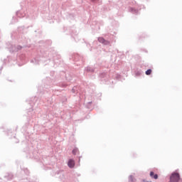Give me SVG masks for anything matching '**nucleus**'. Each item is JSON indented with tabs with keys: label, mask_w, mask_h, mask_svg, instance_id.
<instances>
[{
	"label": "nucleus",
	"mask_w": 182,
	"mask_h": 182,
	"mask_svg": "<svg viewBox=\"0 0 182 182\" xmlns=\"http://www.w3.org/2000/svg\"><path fill=\"white\" fill-rule=\"evenodd\" d=\"M68 166L70 168H73V167H75V161L73 159H70L68 161Z\"/></svg>",
	"instance_id": "obj_2"
},
{
	"label": "nucleus",
	"mask_w": 182,
	"mask_h": 182,
	"mask_svg": "<svg viewBox=\"0 0 182 182\" xmlns=\"http://www.w3.org/2000/svg\"><path fill=\"white\" fill-rule=\"evenodd\" d=\"M146 75H151V69H149L148 70L146 71Z\"/></svg>",
	"instance_id": "obj_6"
},
{
	"label": "nucleus",
	"mask_w": 182,
	"mask_h": 182,
	"mask_svg": "<svg viewBox=\"0 0 182 182\" xmlns=\"http://www.w3.org/2000/svg\"><path fill=\"white\" fill-rule=\"evenodd\" d=\"M150 177H151V178H154V180H157V178H159V175L154 174V172L151 171L150 172Z\"/></svg>",
	"instance_id": "obj_3"
},
{
	"label": "nucleus",
	"mask_w": 182,
	"mask_h": 182,
	"mask_svg": "<svg viewBox=\"0 0 182 182\" xmlns=\"http://www.w3.org/2000/svg\"><path fill=\"white\" fill-rule=\"evenodd\" d=\"M99 42H100V43H104V45H107V41H105V38L100 37L98 38Z\"/></svg>",
	"instance_id": "obj_4"
},
{
	"label": "nucleus",
	"mask_w": 182,
	"mask_h": 182,
	"mask_svg": "<svg viewBox=\"0 0 182 182\" xmlns=\"http://www.w3.org/2000/svg\"><path fill=\"white\" fill-rule=\"evenodd\" d=\"M178 181H180V173H176V172L173 173L171 175L169 182H178Z\"/></svg>",
	"instance_id": "obj_1"
},
{
	"label": "nucleus",
	"mask_w": 182,
	"mask_h": 182,
	"mask_svg": "<svg viewBox=\"0 0 182 182\" xmlns=\"http://www.w3.org/2000/svg\"><path fill=\"white\" fill-rule=\"evenodd\" d=\"M77 153H79V149H77V148H75L73 150V154L76 155V154H77Z\"/></svg>",
	"instance_id": "obj_5"
}]
</instances>
